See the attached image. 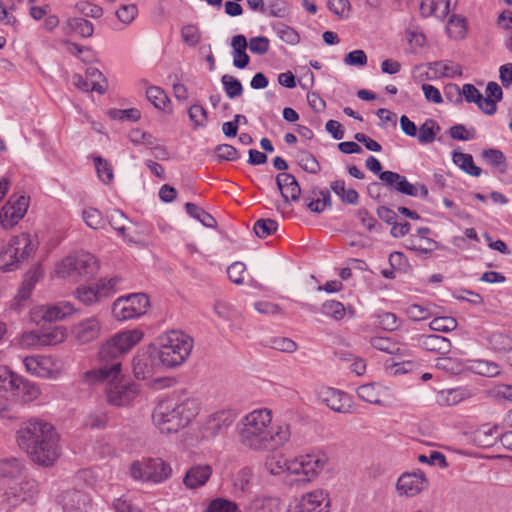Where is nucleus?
<instances>
[{"label":"nucleus","instance_id":"1","mask_svg":"<svg viewBox=\"0 0 512 512\" xmlns=\"http://www.w3.org/2000/svg\"><path fill=\"white\" fill-rule=\"evenodd\" d=\"M271 413L266 409L254 410L241 421L240 441L253 450H274L283 446L291 436L289 425L271 427Z\"/></svg>","mask_w":512,"mask_h":512},{"label":"nucleus","instance_id":"2","mask_svg":"<svg viewBox=\"0 0 512 512\" xmlns=\"http://www.w3.org/2000/svg\"><path fill=\"white\" fill-rule=\"evenodd\" d=\"M18 445L31 460L42 466L52 465L60 456L59 437L48 422L31 419L18 431Z\"/></svg>","mask_w":512,"mask_h":512},{"label":"nucleus","instance_id":"3","mask_svg":"<svg viewBox=\"0 0 512 512\" xmlns=\"http://www.w3.org/2000/svg\"><path fill=\"white\" fill-rule=\"evenodd\" d=\"M143 337L139 329L125 330L116 333L99 350L100 367L85 373L86 379L109 380L120 375L121 362L119 358L131 350Z\"/></svg>","mask_w":512,"mask_h":512},{"label":"nucleus","instance_id":"4","mask_svg":"<svg viewBox=\"0 0 512 512\" xmlns=\"http://www.w3.org/2000/svg\"><path fill=\"white\" fill-rule=\"evenodd\" d=\"M198 414V408L193 400L187 399L181 403L161 401L152 413L155 426L162 433H176L186 427Z\"/></svg>","mask_w":512,"mask_h":512},{"label":"nucleus","instance_id":"5","mask_svg":"<svg viewBox=\"0 0 512 512\" xmlns=\"http://www.w3.org/2000/svg\"><path fill=\"white\" fill-rule=\"evenodd\" d=\"M38 242L30 233H21L0 244V270L11 272L20 268L37 250Z\"/></svg>","mask_w":512,"mask_h":512},{"label":"nucleus","instance_id":"6","mask_svg":"<svg viewBox=\"0 0 512 512\" xmlns=\"http://www.w3.org/2000/svg\"><path fill=\"white\" fill-rule=\"evenodd\" d=\"M192 349L193 339L181 331L173 330L161 337L157 353L162 365L176 367L186 361Z\"/></svg>","mask_w":512,"mask_h":512},{"label":"nucleus","instance_id":"7","mask_svg":"<svg viewBox=\"0 0 512 512\" xmlns=\"http://www.w3.org/2000/svg\"><path fill=\"white\" fill-rule=\"evenodd\" d=\"M97 270L94 255L88 252H77L64 258L58 265L57 273L64 278L77 279L93 275Z\"/></svg>","mask_w":512,"mask_h":512},{"label":"nucleus","instance_id":"8","mask_svg":"<svg viewBox=\"0 0 512 512\" xmlns=\"http://www.w3.org/2000/svg\"><path fill=\"white\" fill-rule=\"evenodd\" d=\"M121 282L122 278L115 276L108 280L101 279L93 285H80L74 291V296L84 305L90 306L114 295Z\"/></svg>","mask_w":512,"mask_h":512},{"label":"nucleus","instance_id":"9","mask_svg":"<svg viewBox=\"0 0 512 512\" xmlns=\"http://www.w3.org/2000/svg\"><path fill=\"white\" fill-rule=\"evenodd\" d=\"M148 307L149 299L146 294L132 293L114 301L112 314L118 321H125L145 314Z\"/></svg>","mask_w":512,"mask_h":512},{"label":"nucleus","instance_id":"10","mask_svg":"<svg viewBox=\"0 0 512 512\" xmlns=\"http://www.w3.org/2000/svg\"><path fill=\"white\" fill-rule=\"evenodd\" d=\"M326 462L324 454L302 455L289 461L288 473L301 476L297 481L310 482L324 469Z\"/></svg>","mask_w":512,"mask_h":512},{"label":"nucleus","instance_id":"11","mask_svg":"<svg viewBox=\"0 0 512 512\" xmlns=\"http://www.w3.org/2000/svg\"><path fill=\"white\" fill-rule=\"evenodd\" d=\"M119 376L116 379L109 380H97L93 381L92 379H86L89 383H97V382H107L108 387L106 389L107 401L115 406H124L127 405L131 400L135 398L138 394L139 389L138 385L120 379L118 381Z\"/></svg>","mask_w":512,"mask_h":512},{"label":"nucleus","instance_id":"12","mask_svg":"<svg viewBox=\"0 0 512 512\" xmlns=\"http://www.w3.org/2000/svg\"><path fill=\"white\" fill-rule=\"evenodd\" d=\"M330 499L321 489H316L302 495L288 512H329Z\"/></svg>","mask_w":512,"mask_h":512},{"label":"nucleus","instance_id":"13","mask_svg":"<svg viewBox=\"0 0 512 512\" xmlns=\"http://www.w3.org/2000/svg\"><path fill=\"white\" fill-rule=\"evenodd\" d=\"M157 349H148L138 353L132 362L133 374L137 379L145 380L152 377L161 365Z\"/></svg>","mask_w":512,"mask_h":512},{"label":"nucleus","instance_id":"14","mask_svg":"<svg viewBox=\"0 0 512 512\" xmlns=\"http://www.w3.org/2000/svg\"><path fill=\"white\" fill-rule=\"evenodd\" d=\"M236 417L237 413L233 409L220 410L210 415L203 427L204 437L215 438L225 434Z\"/></svg>","mask_w":512,"mask_h":512},{"label":"nucleus","instance_id":"15","mask_svg":"<svg viewBox=\"0 0 512 512\" xmlns=\"http://www.w3.org/2000/svg\"><path fill=\"white\" fill-rule=\"evenodd\" d=\"M29 198L21 195L14 199L12 196L0 211V224L4 228L16 225L26 214Z\"/></svg>","mask_w":512,"mask_h":512},{"label":"nucleus","instance_id":"16","mask_svg":"<svg viewBox=\"0 0 512 512\" xmlns=\"http://www.w3.org/2000/svg\"><path fill=\"white\" fill-rule=\"evenodd\" d=\"M447 89H453L458 94L457 103L462 102V95L468 103H475L478 108L487 115H494L496 113V106L494 101L484 99L483 95L473 84H464L462 90L458 85L450 84Z\"/></svg>","mask_w":512,"mask_h":512},{"label":"nucleus","instance_id":"17","mask_svg":"<svg viewBox=\"0 0 512 512\" xmlns=\"http://www.w3.org/2000/svg\"><path fill=\"white\" fill-rule=\"evenodd\" d=\"M38 492V482L34 479H25L7 489L5 500L11 507H15L22 502L34 500Z\"/></svg>","mask_w":512,"mask_h":512},{"label":"nucleus","instance_id":"18","mask_svg":"<svg viewBox=\"0 0 512 512\" xmlns=\"http://www.w3.org/2000/svg\"><path fill=\"white\" fill-rule=\"evenodd\" d=\"M67 337L66 329L55 326L41 333L31 331L23 334V342L28 345L53 346L62 343Z\"/></svg>","mask_w":512,"mask_h":512},{"label":"nucleus","instance_id":"19","mask_svg":"<svg viewBox=\"0 0 512 512\" xmlns=\"http://www.w3.org/2000/svg\"><path fill=\"white\" fill-rule=\"evenodd\" d=\"M60 504L64 512H88L92 507V499L83 491L69 490L61 494Z\"/></svg>","mask_w":512,"mask_h":512},{"label":"nucleus","instance_id":"20","mask_svg":"<svg viewBox=\"0 0 512 512\" xmlns=\"http://www.w3.org/2000/svg\"><path fill=\"white\" fill-rule=\"evenodd\" d=\"M427 486V479L423 473H404L396 483L399 495L412 497L419 494Z\"/></svg>","mask_w":512,"mask_h":512},{"label":"nucleus","instance_id":"21","mask_svg":"<svg viewBox=\"0 0 512 512\" xmlns=\"http://www.w3.org/2000/svg\"><path fill=\"white\" fill-rule=\"evenodd\" d=\"M380 180L385 186L398 193L416 197L418 196V187L410 183L407 178L397 172L384 171L380 173Z\"/></svg>","mask_w":512,"mask_h":512},{"label":"nucleus","instance_id":"22","mask_svg":"<svg viewBox=\"0 0 512 512\" xmlns=\"http://www.w3.org/2000/svg\"><path fill=\"white\" fill-rule=\"evenodd\" d=\"M212 475V467L208 464L191 466L183 477V484L188 489H197L204 486Z\"/></svg>","mask_w":512,"mask_h":512},{"label":"nucleus","instance_id":"23","mask_svg":"<svg viewBox=\"0 0 512 512\" xmlns=\"http://www.w3.org/2000/svg\"><path fill=\"white\" fill-rule=\"evenodd\" d=\"M321 399L331 410L335 412H350L351 398L345 392L334 388H328L322 392Z\"/></svg>","mask_w":512,"mask_h":512},{"label":"nucleus","instance_id":"24","mask_svg":"<svg viewBox=\"0 0 512 512\" xmlns=\"http://www.w3.org/2000/svg\"><path fill=\"white\" fill-rule=\"evenodd\" d=\"M44 271L40 264L33 265L24 275L23 282L15 297L17 304L20 306L22 302L27 301L35 287V284L43 276Z\"/></svg>","mask_w":512,"mask_h":512},{"label":"nucleus","instance_id":"25","mask_svg":"<svg viewBox=\"0 0 512 512\" xmlns=\"http://www.w3.org/2000/svg\"><path fill=\"white\" fill-rule=\"evenodd\" d=\"M100 328L98 320L92 317L74 325L72 333L79 343L85 344L99 336Z\"/></svg>","mask_w":512,"mask_h":512},{"label":"nucleus","instance_id":"26","mask_svg":"<svg viewBox=\"0 0 512 512\" xmlns=\"http://www.w3.org/2000/svg\"><path fill=\"white\" fill-rule=\"evenodd\" d=\"M172 469L161 458H150L146 460V479L154 483H161L168 479Z\"/></svg>","mask_w":512,"mask_h":512},{"label":"nucleus","instance_id":"27","mask_svg":"<svg viewBox=\"0 0 512 512\" xmlns=\"http://www.w3.org/2000/svg\"><path fill=\"white\" fill-rule=\"evenodd\" d=\"M276 184L283 197L284 201L287 203L289 201L288 193L283 191V188H287V192L290 193V199L292 201H298L301 196V187L295 178L294 175L290 173H280L276 177Z\"/></svg>","mask_w":512,"mask_h":512},{"label":"nucleus","instance_id":"28","mask_svg":"<svg viewBox=\"0 0 512 512\" xmlns=\"http://www.w3.org/2000/svg\"><path fill=\"white\" fill-rule=\"evenodd\" d=\"M419 343L425 350L441 355L448 354L451 350L450 340L437 334L422 335L419 338Z\"/></svg>","mask_w":512,"mask_h":512},{"label":"nucleus","instance_id":"29","mask_svg":"<svg viewBox=\"0 0 512 512\" xmlns=\"http://www.w3.org/2000/svg\"><path fill=\"white\" fill-rule=\"evenodd\" d=\"M231 47L233 49V64L238 69H244L248 66L250 57L246 53L248 47L247 39L244 35L238 34L232 37Z\"/></svg>","mask_w":512,"mask_h":512},{"label":"nucleus","instance_id":"30","mask_svg":"<svg viewBox=\"0 0 512 512\" xmlns=\"http://www.w3.org/2000/svg\"><path fill=\"white\" fill-rule=\"evenodd\" d=\"M384 387L378 383H368L357 388L358 397L370 404L382 405L381 396Z\"/></svg>","mask_w":512,"mask_h":512},{"label":"nucleus","instance_id":"31","mask_svg":"<svg viewBox=\"0 0 512 512\" xmlns=\"http://www.w3.org/2000/svg\"><path fill=\"white\" fill-rule=\"evenodd\" d=\"M452 160L461 170L471 176L479 177L482 174V169L475 165L471 154L454 150Z\"/></svg>","mask_w":512,"mask_h":512},{"label":"nucleus","instance_id":"32","mask_svg":"<svg viewBox=\"0 0 512 512\" xmlns=\"http://www.w3.org/2000/svg\"><path fill=\"white\" fill-rule=\"evenodd\" d=\"M146 98L155 108L168 113L172 112L169 106L170 99L162 88L149 86L146 90Z\"/></svg>","mask_w":512,"mask_h":512},{"label":"nucleus","instance_id":"33","mask_svg":"<svg viewBox=\"0 0 512 512\" xmlns=\"http://www.w3.org/2000/svg\"><path fill=\"white\" fill-rule=\"evenodd\" d=\"M24 365L28 372L33 375L46 377L50 374V370L47 368L49 359L41 356H27L24 358Z\"/></svg>","mask_w":512,"mask_h":512},{"label":"nucleus","instance_id":"34","mask_svg":"<svg viewBox=\"0 0 512 512\" xmlns=\"http://www.w3.org/2000/svg\"><path fill=\"white\" fill-rule=\"evenodd\" d=\"M66 27L74 33L79 34L83 38H90L94 33L93 24L85 19L80 17L69 18L66 21Z\"/></svg>","mask_w":512,"mask_h":512},{"label":"nucleus","instance_id":"35","mask_svg":"<svg viewBox=\"0 0 512 512\" xmlns=\"http://www.w3.org/2000/svg\"><path fill=\"white\" fill-rule=\"evenodd\" d=\"M185 210L189 216L201 222L204 226L213 228L217 225L215 218L194 203H186Z\"/></svg>","mask_w":512,"mask_h":512},{"label":"nucleus","instance_id":"36","mask_svg":"<svg viewBox=\"0 0 512 512\" xmlns=\"http://www.w3.org/2000/svg\"><path fill=\"white\" fill-rule=\"evenodd\" d=\"M297 161L303 170L311 174H318L321 166L316 157L307 150H300L297 153Z\"/></svg>","mask_w":512,"mask_h":512},{"label":"nucleus","instance_id":"37","mask_svg":"<svg viewBox=\"0 0 512 512\" xmlns=\"http://www.w3.org/2000/svg\"><path fill=\"white\" fill-rule=\"evenodd\" d=\"M439 125L433 119H427L419 128L418 141L421 144H429L435 140Z\"/></svg>","mask_w":512,"mask_h":512},{"label":"nucleus","instance_id":"38","mask_svg":"<svg viewBox=\"0 0 512 512\" xmlns=\"http://www.w3.org/2000/svg\"><path fill=\"white\" fill-rule=\"evenodd\" d=\"M22 464L15 458L0 461V477L14 479L21 475Z\"/></svg>","mask_w":512,"mask_h":512},{"label":"nucleus","instance_id":"39","mask_svg":"<svg viewBox=\"0 0 512 512\" xmlns=\"http://www.w3.org/2000/svg\"><path fill=\"white\" fill-rule=\"evenodd\" d=\"M86 77L92 84L91 90H94L99 94H104L106 92L107 80L99 69L95 67L87 68Z\"/></svg>","mask_w":512,"mask_h":512},{"label":"nucleus","instance_id":"40","mask_svg":"<svg viewBox=\"0 0 512 512\" xmlns=\"http://www.w3.org/2000/svg\"><path fill=\"white\" fill-rule=\"evenodd\" d=\"M273 29L276 31L279 38L289 45H296L300 41L298 32L284 23L274 24Z\"/></svg>","mask_w":512,"mask_h":512},{"label":"nucleus","instance_id":"41","mask_svg":"<svg viewBox=\"0 0 512 512\" xmlns=\"http://www.w3.org/2000/svg\"><path fill=\"white\" fill-rule=\"evenodd\" d=\"M16 395L22 396L24 401H31L39 395V389L34 383L21 377V383H16L14 390Z\"/></svg>","mask_w":512,"mask_h":512},{"label":"nucleus","instance_id":"42","mask_svg":"<svg viewBox=\"0 0 512 512\" xmlns=\"http://www.w3.org/2000/svg\"><path fill=\"white\" fill-rule=\"evenodd\" d=\"M188 116L193 123V128H204L208 123V112L200 104H194L188 109Z\"/></svg>","mask_w":512,"mask_h":512},{"label":"nucleus","instance_id":"43","mask_svg":"<svg viewBox=\"0 0 512 512\" xmlns=\"http://www.w3.org/2000/svg\"><path fill=\"white\" fill-rule=\"evenodd\" d=\"M221 82H222V85H223L226 95L230 99H234V98L242 95L243 86L237 78H235L231 75L225 74L222 76Z\"/></svg>","mask_w":512,"mask_h":512},{"label":"nucleus","instance_id":"44","mask_svg":"<svg viewBox=\"0 0 512 512\" xmlns=\"http://www.w3.org/2000/svg\"><path fill=\"white\" fill-rule=\"evenodd\" d=\"M490 347L496 352L512 350V338L503 333H493L488 338Z\"/></svg>","mask_w":512,"mask_h":512},{"label":"nucleus","instance_id":"45","mask_svg":"<svg viewBox=\"0 0 512 512\" xmlns=\"http://www.w3.org/2000/svg\"><path fill=\"white\" fill-rule=\"evenodd\" d=\"M278 223L277 221L267 218V219H258L253 226V230L257 237L266 238L274 234L277 231Z\"/></svg>","mask_w":512,"mask_h":512},{"label":"nucleus","instance_id":"46","mask_svg":"<svg viewBox=\"0 0 512 512\" xmlns=\"http://www.w3.org/2000/svg\"><path fill=\"white\" fill-rule=\"evenodd\" d=\"M321 311L324 315L333 318L336 321H340L344 318L346 309L344 305L335 300H329L322 304Z\"/></svg>","mask_w":512,"mask_h":512},{"label":"nucleus","instance_id":"47","mask_svg":"<svg viewBox=\"0 0 512 512\" xmlns=\"http://www.w3.org/2000/svg\"><path fill=\"white\" fill-rule=\"evenodd\" d=\"M108 223L110 226L116 230L124 239L126 236V223L128 222V218L126 215L118 209L111 211V213L107 216Z\"/></svg>","mask_w":512,"mask_h":512},{"label":"nucleus","instance_id":"48","mask_svg":"<svg viewBox=\"0 0 512 512\" xmlns=\"http://www.w3.org/2000/svg\"><path fill=\"white\" fill-rule=\"evenodd\" d=\"M94 164L99 179L105 184L110 183L114 178V174L112 166L107 162V160L97 156L94 159Z\"/></svg>","mask_w":512,"mask_h":512},{"label":"nucleus","instance_id":"49","mask_svg":"<svg viewBox=\"0 0 512 512\" xmlns=\"http://www.w3.org/2000/svg\"><path fill=\"white\" fill-rule=\"evenodd\" d=\"M86 225L92 229H100L104 225L102 213L96 208H87L82 212Z\"/></svg>","mask_w":512,"mask_h":512},{"label":"nucleus","instance_id":"50","mask_svg":"<svg viewBox=\"0 0 512 512\" xmlns=\"http://www.w3.org/2000/svg\"><path fill=\"white\" fill-rule=\"evenodd\" d=\"M370 344L375 349L388 354H397L399 352L398 343L392 341V339L388 337H372Z\"/></svg>","mask_w":512,"mask_h":512},{"label":"nucleus","instance_id":"51","mask_svg":"<svg viewBox=\"0 0 512 512\" xmlns=\"http://www.w3.org/2000/svg\"><path fill=\"white\" fill-rule=\"evenodd\" d=\"M206 512H241L238 506L227 499L216 498L210 502Z\"/></svg>","mask_w":512,"mask_h":512},{"label":"nucleus","instance_id":"52","mask_svg":"<svg viewBox=\"0 0 512 512\" xmlns=\"http://www.w3.org/2000/svg\"><path fill=\"white\" fill-rule=\"evenodd\" d=\"M16 383H21V376L16 375L6 366H0V387L12 391Z\"/></svg>","mask_w":512,"mask_h":512},{"label":"nucleus","instance_id":"53","mask_svg":"<svg viewBox=\"0 0 512 512\" xmlns=\"http://www.w3.org/2000/svg\"><path fill=\"white\" fill-rule=\"evenodd\" d=\"M475 372L486 377H494L500 374L497 363L488 360H477L474 365Z\"/></svg>","mask_w":512,"mask_h":512},{"label":"nucleus","instance_id":"54","mask_svg":"<svg viewBox=\"0 0 512 512\" xmlns=\"http://www.w3.org/2000/svg\"><path fill=\"white\" fill-rule=\"evenodd\" d=\"M108 115L111 119L114 120H129V121H138L141 117V113L136 108L129 109H111L108 112Z\"/></svg>","mask_w":512,"mask_h":512},{"label":"nucleus","instance_id":"55","mask_svg":"<svg viewBox=\"0 0 512 512\" xmlns=\"http://www.w3.org/2000/svg\"><path fill=\"white\" fill-rule=\"evenodd\" d=\"M429 326L433 331L450 332L457 327V321L452 317H437L430 322Z\"/></svg>","mask_w":512,"mask_h":512},{"label":"nucleus","instance_id":"56","mask_svg":"<svg viewBox=\"0 0 512 512\" xmlns=\"http://www.w3.org/2000/svg\"><path fill=\"white\" fill-rule=\"evenodd\" d=\"M214 152L219 161H235L239 158L238 150L229 144L217 145Z\"/></svg>","mask_w":512,"mask_h":512},{"label":"nucleus","instance_id":"57","mask_svg":"<svg viewBox=\"0 0 512 512\" xmlns=\"http://www.w3.org/2000/svg\"><path fill=\"white\" fill-rule=\"evenodd\" d=\"M248 47L252 53L264 55L269 51L270 41L265 36L252 37L250 38Z\"/></svg>","mask_w":512,"mask_h":512},{"label":"nucleus","instance_id":"58","mask_svg":"<svg viewBox=\"0 0 512 512\" xmlns=\"http://www.w3.org/2000/svg\"><path fill=\"white\" fill-rule=\"evenodd\" d=\"M475 129L472 127L469 130L463 124H456L449 129V134L452 139L467 141L475 137Z\"/></svg>","mask_w":512,"mask_h":512},{"label":"nucleus","instance_id":"59","mask_svg":"<svg viewBox=\"0 0 512 512\" xmlns=\"http://www.w3.org/2000/svg\"><path fill=\"white\" fill-rule=\"evenodd\" d=\"M455 28V37L464 38L466 35V19L458 14H453L448 20V32Z\"/></svg>","mask_w":512,"mask_h":512},{"label":"nucleus","instance_id":"60","mask_svg":"<svg viewBox=\"0 0 512 512\" xmlns=\"http://www.w3.org/2000/svg\"><path fill=\"white\" fill-rule=\"evenodd\" d=\"M183 41L189 46H196L200 41V31L195 25H185L181 29Z\"/></svg>","mask_w":512,"mask_h":512},{"label":"nucleus","instance_id":"61","mask_svg":"<svg viewBox=\"0 0 512 512\" xmlns=\"http://www.w3.org/2000/svg\"><path fill=\"white\" fill-rule=\"evenodd\" d=\"M271 347L281 352L293 353L297 349V344L290 338L275 337L271 340Z\"/></svg>","mask_w":512,"mask_h":512},{"label":"nucleus","instance_id":"62","mask_svg":"<svg viewBox=\"0 0 512 512\" xmlns=\"http://www.w3.org/2000/svg\"><path fill=\"white\" fill-rule=\"evenodd\" d=\"M76 9L85 17L100 18L103 15V9L100 6L89 2L76 4Z\"/></svg>","mask_w":512,"mask_h":512},{"label":"nucleus","instance_id":"63","mask_svg":"<svg viewBox=\"0 0 512 512\" xmlns=\"http://www.w3.org/2000/svg\"><path fill=\"white\" fill-rule=\"evenodd\" d=\"M138 13L137 7L134 4L122 5L117 11L116 16L122 23H131Z\"/></svg>","mask_w":512,"mask_h":512},{"label":"nucleus","instance_id":"64","mask_svg":"<svg viewBox=\"0 0 512 512\" xmlns=\"http://www.w3.org/2000/svg\"><path fill=\"white\" fill-rule=\"evenodd\" d=\"M289 461L276 459L274 457L268 458L265 462L266 470L272 475H280L284 471L288 472Z\"/></svg>","mask_w":512,"mask_h":512}]
</instances>
